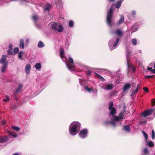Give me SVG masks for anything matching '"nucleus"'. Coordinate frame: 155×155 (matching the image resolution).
I'll return each mask as SVG.
<instances>
[{"label":"nucleus","mask_w":155,"mask_h":155,"mask_svg":"<svg viewBox=\"0 0 155 155\" xmlns=\"http://www.w3.org/2000/svg\"><path fill=\"white\" fill-rule=\"evenodd\" d=\"M114 5H112L110 10L107 12V24L110 26H111L113 24L112 18L113 12V8Z\"/></svg>","instance_id":"nucleus-3"},{"label":"nucleus","mask_w":155,"mask_h":155,"mask_svg":"<svg viewBox=\"0 0 155 155\" xmlns=\"http://www.w3.org/2000/svg\"><path fill=\"white\" fill-rule=\"evenodd\" d=\"M120 41V39L117 38L116 41L115 42H114L113 40H110L108 43L109 48L110 50L115 49Z\"/></svg>","instance_id":"nucleus-5"},{"label":"nucleus","mask_w":155,"mask_h":155,"mask_svg":"<svg viewBox=\"0 0 155 155\" xmlns=\"http://www.w3.org/2000/svg\"><path fill=\"white\" fill-rule=\"evenodd\" d=\"M22 86H23L21 84H19L18 85V88L17 89H16L15 92L16 93H18L20 91V89H21L22 88Z\"/></svg>","instance_id":"nucleus-29"},{"label":"nucleus","mask_w":155,"mask_h":155,"mask_svg":"<svg viewBox=\"0 0 155 155\" xmlns=\"http://www.w3.org/2000/svg\"><path fill=\"white\" fill-rule=\"evenodd\" d=\"M112 33L116 35L119 37H121L123 35V32L120 29H117L114 31H113Z\"/></svg>","instance_id":"nucleus-9"},{"label":"nucleus","mask_w":155,"mask_h":155,"mask_svg":"<svg viewBox=\"0 0 155 155\" xmlns=\"http://www.w3.org/2000/svg\"><path fill=\"white\" fill-rule=\"evenodd\" d=\"M88 132L87 129H83L79 132V136L82 138H85L87 136Z\"/></svg>","instance_id":"nucleus-7"},{"label":"nucleus","mask_w":155,"mask_h":155,"mask_svg":"<svg viewBox=\"0 0 155 155\" xmlns=\"http://www.w3.org/2000/svg\"><path fill=\"white\" fill-rule=\"evenodd\" d=\"M154 145V143L152 141L149 142L148 144V145L149 147H152Z\"/></svg>","instance_id":"nucleus-38"},{"label":"nucleus","mask_w":155,"mask_h":155,"mask_svg":"<svg viewBox=\"0 0 155 155\" xmlns=\"http://www.w3.org/2000/svg\"><path fill=\"white\" fill-rule=\"evenodd\" d=\"M143 90L147 92L148 91V89L146 87H144L143 88Z\"/></svg>","instance_id":"nucleus-49"},{"label":"nucleus","mask_w":155,"mask_h":155,"mask_svg":"<svg viewBox=\"0 0 155 155\" xmlns=\"http://www.w3.org/2000/svg\"><path fill=\"white\" fill-rule=\"evenodd\" d=\"M147 69L148 70V71H151V70H152V68L151 67V68H147Z\"/></svg>","instance_id":"nucleus-55"},{"label":"nucleus","mask_w":155,"mask_h":155,"mask_svg":"<svg viewBox=\"0 0 155 155\" xmlns=\"http://www.w3.org/2000/svg\"><path fill=\"white\" fill-rule=\"evenodd\" d=\"M31 68V66L29 64H26L25 68V71L27 74H28L30 73V70Z\"/></svg>","instance_id":"nucleus-14"},{"label":"nucleus","mask_w":155,"mask_h":155,"mask_svg":"<svg viewBox=\"0 0 155 155\" xmlns=\"http://www.w3.org/2000/svg\"><path fill=\"white\" fill-rule=\"evenodd\" d=\"M32 18L34 21H36L38 19V17L36 15H34L32 16Z\"/></svg>","instance_id":"nucleus-44"},{"label":"nucleus","mask_w":155,"mask_h":155,"mask_svg":"<svg viewBox=\"0 0 155 155\" xmlns=\"http://www.w3.org/2000/svg\"><path fill=\"white\" fill-rule=\"evenodd\" d=\"M114 87L113 85L112 84H107L106 85V87L104 88L105 90H109L112 89Z\"/></svg>","instance_id":"nucleus-17"},{"label":"nucleus","mask_w":155,"mask_h":155,"mask_svg":"<svg viewBox=\"0 0 155 155\" xmlns=\"http://www.w3.org/2000/svg\"><path fill=\"white\" fill-rule=\"evenodd\" d=\"M121 3L122 1H118L115 3V6L117 8H119L120 7Z\"/></svg>","instance_id":"nucleus-20"},{"label":"nucleus","mask_w":155,"mask_h":155,"mask_svg":"<svg viewBox=\"0 0 155 155\" xmlns=\"http://www.w3.org/2000/svg\"><path fill=\"white\" fill-rule=\"evenodd\" d=\"M66 64L67 67L70 70H71L73 68L75 67V65L74 63H68Z\"/></svg>","instance_id":"nucleus-19"},{"label":"nucleus","mask_w":155,"mask_h":155,"mask_svg":"<svg viewBox=\"0 0 155 155\" xmlns=\"http://www.w3.org/2000/svg\"><path fill=\"white\" fill-rule=\"evenodd\" d=\"M69 61L70 63H74L73 59L71 57L69 58Z\"/></svg>","instance_id":"nucleus-46"},{"label":"nucleus","mask_w":155,"mask_h":155,"mask_svg":"<svg viewBox=\"0 0 155 155\" xmlns=\"http://www.w3.org/2000/svg\"><path fill=\"white\" fill-rule=\"evenodd\" d=\"M82 82V81H81V82L80 83V84H83V82Z\"/></svg>","instance_id":"nucleus-60"},{"label":"nucleus","mask_w":155,"mask_h":155,"mask_svg":"<svg viewBox=\"0 0 155 155\" xmlns=\"http://www.w3.org/2000/svg\"><path fill=\"white\" fill-rule=\"evenodd\" d=\"M7 57L6 55H3L1 58L0 59V63L3 64L6 62H8V61H6Z\"/></svg>","instance_id":"nucleus-11"},{"label":"nucleus","mask_w":155,"mask_h":155,"mask_svg":"<svg viewBox=\"0 0 155 155\" xmlns=\"http://www.w3.org/2000/svg\"><path fill=\"white\" fill-rule=\"evenodd\" d=\"M23 52L22 51H21L18 54V58L19 59H22V54H23Z\"/></svg>","instance_id":"nucleus-39"},{"label":"nucleus","mask_w":155,"mask_h":155,"mask_svg":"<svg viewBox=\"0 0 155 155\" xmlns=\"http://www.w3.org/2000/svg\"><path fill=\"white\" fill-rule=\"evenodd\" d=\"M19 47L20 48L24 49V41L21 39L20 40Z\"/></svg>","instance_id":"nucleus-21"},{"label":"nucleus","mask_w":155,"mask_h":155,"mask_svg":"<svg viewBox=\"0 0 155 155\" xmlns=\"http://www.w3.org/2000/svg\"><path fill=\"white\" fill-rule=\"evenodd\" d=\"M24 2H26V1L25 0H21V1H20V3L22 4Z\"/></svg>","instance_id":"nucleus-54"},{"label":"nucleus","mask_w":155,"mask_h":155,"mask_svg":"<svg viewBox=\"0 0 155 155\" xmlns=\"http://www.w3.org/2000/svg\"><path fill=\"white\" fill-rule=\"evenodd\" d=\"M92 73V71H87L86 74L87 76H89L91 75Z\"/></svg>","instance_id":"nucleus-45"},{"label":"nucleus","mask_w":155,"mask_h":155,"mask_svg":"<svg viewBox=\"0 0 155 155\" xmlns=\"http://www.w3.org/2000/svg\"><path fill=\"white\" fill-rule=\"evenodd\" d=\"M136 12L135 11H133L129 15V18L130 20L134 19L135 17Z\"/></svg>","instance_id":"nucleus-12"},{"label":"nucleus","mask_w":155,"mask_h":155,"mask_svg":"<svg viewBox=\"0 0 155 155\" xmlns=\"http://www.w3.org/2000/svg\"><path fill=\"white\" fill-rule=\"evenodd\" d=\"M84 89L86 91H87L88 92H91V91L93 90L92 88H89L86 86H85Z\"/></svg>","instance_id":"nucleus-30"},{"label":"nucleus","mask_w":155,"mask_h":155,"mask_svg":"<svg viewBox=\"0 0 155 155\" xmlns=\"http://www.w3.org/2000/svg\"><path fill=\"white\" fill-rule=\"evenodd\" d=\"M127 64L128 66V71L134 72L135 71V68L130 62V60L127 59Z\"/></svg>","instance_id":"nucleus-6"},{"label":"nucleus","mask_w":155,"mask_h":155,"mask_svg":"<svg viewBox=\"0 0 155 155\" xmlns=\"http://www.w3.org/2000/svg\"><path fill=\"white\" fill-rule=\"evenodd\" d=\"M12 128L13 130L17 131H18L20 129V128L19 127L17 126H13L12 127Z\"/></svg>","instance_id":"nucleus-32"},{"label":"nucleus","mask_w":155,"mask_h":155,"mask_svg":"<svg viewBox=\"0 0 155 155\" xmlns=\"http://www.w3.org/2000/svg\"><path fill=\"white\" fill-rule=\"evenodd\" d=\"M97 78H98L101 81L104 82L105 81V79L99 74H97Z\"/></svg>","instance_id":"nucleus-27"},{"label":"nucleus","mask_w":155,"mask_h":155,"mask_svg":"<svg viewBox=\"0 0 155 155\" xmlns=\"http://www.w3.org/2000/svg\"><path fill=\"white\" fill-rule=\"evenodd\" d=\"M142 123H143V124H145L147 122H146V121H143Z\"/></svg>","instance_id":"nucleus-59"},{"label":"nucleus","mask_w":155,"mask_h":155,"mask_svg":"<svg viewBox=\"0 0 155 155\" xmlns=\"http://www.w3.org/2000/svg\"><path fill=\"white\" fill-rule=\"evenodd\" d=\"M124 20V17L123 15H121L120 16V19L118 21V24L119 25L121 24L123 22Z\"/></svg>","instance_id":"nucleus-23"},{"label":"nucleus","mask_w":155,"mask_h":155,"mask_svg":"<svg viewBox=\"0 0 155 155\" xmlns=\"http://www.w3.org/2000/svg\"><path fill=\"white\" fill-rule=\"evenodd\" d=\"M74 23L72 21H70L69 22V26L70 27L74 26Z\"/></svg>","instance_id":"nucleus-37"},{"label":"nucleus","mask_w":155,"mask_h":155,"mask_svg":"<svg viewBox=\"0 0 155 155\" xmlns=\"http://www.w3.org/2000/svg\"><path fill=\"white\" fill-rule=\"evenodd\" d=\"M142 133L145 138L146 141L147 142V140L148 137L147 134L144 131H142Z\"/></svg>","instance_id":"nucleus-33"},{"label":"nucleus","mask_w":155,"mask_h":155,"mask_svg":"<svg viewBox=\"0 0 155 155\" xmlns=\"http://www.w3.org/2000/svg\"><path fill=\"white\" fill-rule=\"evenodd\" d=\"M51 5L50 3H48L46 5L45 7V9L46 11H49L50 10L51 8Z\"/></svg>","instance_id":"nucleus-24"},{"label":"nucleus","mask_w":155,"mask_h":155,"mask_svg":"<svg viewBox=\"0 0 155 155\" xmlns=\"http://www.w3.org/2000/svg\"><path fill=\"white\" fill-rule=\"evenodd\" d=\"M12 155H19L18 153H15L12 154Z\"/></svg>","instance_id":"nucleus-56"},{"label":"nucleus","mask_w":155,"mask_h":155,"mask_svg":"<svg viewBox=\"0 0 155 155\" xmlns=\"http://www.w3.org/2000/svg\"><path fill=\"white\" fill-rule=\"evenodd\" d=\"M154 109H150L143 112L141 116L143 117H146L153 113L154 111Z\"/></svg>","instance_id":"nucleus-8"},{"label":"nucleus","mask_w":155,"mask_h":155,"mask_svg":"<svg viewBox=\"0 0 155 155\" xmlns=\"http://www.w3.org/2000/svg\"><path fill=\"white\" fill-rule=\"evenodd\" d=\"M138 89H139V85L138 84H137V87L135 89V90L134 91L132 92V94H134L135 93H136L138 91Z\"/></svg>","instance_id":"nucleus-36"},{"label":"nucleus","mask_w":155,"mask_h":155,"mask_svg":"<svg viewBox=\"0 0 155 155\" xmlns=\"http://www.w3.org/2000/svg\"><path fill=\"white\" fill-rule=\"evenodd\" d=\"M123 130L127 132H129L130 131V127L128 125H125L123 129Z\"/></svg>","instance_id":"nucleus-22"},{"label":"nucleus","mask_w":155,"mask_h":155,"mask_svg":"<svg viewBox=\"0 0 155 155\" xmlns=\"http://www.w3.org/2000/svg\"><path fill=\"white\" fill-rule=\"evenodd\" d=\"M8 55H12V49H8L7 51Z\"/></svg>","instance_id":"nucleus-41"},{"label":"nucleus","mask_w":155,"mask_h":155,"mask_svg":"<svg viewBox=\"0 0 155 155\" xmlns=\"http://www.w3.org/2000/svg\"><path fill=\"white\" fill-rule=\"evenodd\" d=\"M151 71L152 73L155 74V69L152 70Z\"/></svg>","instance_id":"nucleus-53"},{"label":"nucleus","mask_w":155,"mask_h":155,"mask_svg":"<svg viewBox=\"0 0 155 155\" xmlns=\"http://www.w3.org/2000/svg\"><path fill=\"white\" fill-rule=\"evenodd\" d=\"M130 54V51L129 50H127L126 51V59L127 61V59L130 60L129 58V56Z\"/></svg>","instance_id":"nucleus-31"},{"label":"nucleus","mask_w":155,"mask_h":155,"mask_svg":"<svg viewBox=\"0 0 155 155\" xmlns=\"http://www.w3.org/2000/svg\"><path fill=\"white\" fill-rule=\"evenodd\" d=\"M80 123L78 122H73L69 127V130L70 134L72 135H74L76 134L75 132L77 129L80 128Z\"/></svg>","instance_id":"nucleus-2"},{"label":"nucleus","mask_w":155,"mask_h":155,"mask_svg":"<svg viewBox=\"0 0 155 155\" xmlns=\"http://www.w3.org/2000/svg\"><path fill=\"white\" fill-rule=\"evenodd\" d=\"M116 75L117 76L118 78V80L119 81H121L124 79V77L122 74H120V71H118L116 73Z\"/></svg>","instance_id":"nucleus-15"},{"label":"nucleus","mask_w":155,"mask_h":155,"mask_svg":"<svg viewBox=\"0 0 155 155\" xmlns=\"http://www.w3.org/2000/svg\"><path fill=\"white\" fill-rule=\"evenodd\" d=\"M153 76H153V75H147V76H146V77L148 78H152V77H153Z\"/></svg>","instance_id":"nucleus-52"},{"label":"nucleus","mask_w":155,"mask_h":155,"mask_svg":"<svg viewBox=\"0 0 155 155\" xmlns=\"http://www.w3.org/2000/svg\"><path fill=\"white\" fill-rule=\"evenodd\" d=\"M19 51V49L18 47H15L13 50L14 54H15L17 53Z\"/></svg>","instance_id":"nucleus-35"},{"label":"nucleus","mask_w":155,"mask_h":155,"mask_svg":"<svg viewBox=\"0 0 155 155\" xmlns=\"http://www.w3.org/2000/svg\"><path fill=\"white\" fill-rule=\"evenodd\" d=\"M113 102L111 101L110 102L109 106V109L110 111L109 116L110 117L111 116H113L111 118V121L109 122L106 121L105 122V123L106 124H110L114 127L117 125L116 121L121 122L124 119L123 114L125 113V107L124 106V110L120 112L119 114L118 117L115 116V115L116 113V110L115 107H113Z\"/></svg>","instance_id":"nucleus-1"},{"label":"nucleus","mask_w":155,"mask_h":155,"mask_svg":"<svg viewBox=\"0 0 155 155\" xmlns=\"http://www.w3.org/2000/svg\"><path fill=\"white\" fill-rule=\"evenodd\" d=\"M45 46V45L42 41H40L39 42L38 44V47L39 48H42Z\"/></svg>","instance_id":"nucleus-26"},{"label":"nucleus","mask_w":155,"mask_h":155,"mask_svg":"<svg viewBox=\"0 0 155 155\" xmlns=\"http://www.w3.org/2000/svg\"><path fill=\"white\" fill-rule=\"evenodd\" d=\"M35 68L37 70H39L41 68V64L39 63H37L35 66Z\"/></svg>","instance_id":"nucleus-28"},{"label":"nucleus","mask_w":155,"mask_h":155,"mask_svg":"<svg viewBox=\"0 0 155 155\" xmlns=\"http://www.w3.org/2000/svg\"><path fill=\"white\" fill-rule=\"evenodd\" d=\"M155 132L153 130H152V138L153 140L155 139Z\"/></svg>","instance_id":"nucleus-42"},{"label":"nucleus","mask_w":155,"mask_h":155,"mask_svg":"<svg viewBox=\"0 0 155 155\" xmlns=\"http://www.w3.org/2000/svg\"><path fill=\"white\" fill-rule=\"evenodd\" d=\"M9 49H12V50L13 46L12 44H10L9 45Z\"/></svg>","instance_id":"nucleus-51"},{"label":"nucleus","mask_w":155,"mask_h":155,"mask_svg":"<svg viewBox=\"0 0 155 155\" xmlns=\"http://www.w3.org/2000/svg\"><path fill=\"white\" fill-rule=\"evenodd\" d=\"M110 2H114L115 1V0H108Z\"/></svg>","instance_id":"nucleus-57"},{"label":"nucleus","mask_w":155,"mask_h":155,"mask_svg":"<svg viewBox=\"0 0 155 155\" xmlns=\"http://www.w3.org/2000/svg\"><path fill=\"white\" fill-rule=\"evenodd\" d=\"M132 43L133 45H136L137 44V40L135 38H134L132 39Z\"/></svg>","instance_id":"nucleus-34"},{"label":"nucleus","mask_w":155,"mask_h":155,"mask_svg":"<svg viewBox=\"0 0 155 155\" xmlns=\"http://www.w3.org/2000/svg\"><path fill=\"white\" fill-rule=\"evenodd\" d=\"M154 68H155V63H154Z\"/></svg>","instance_id":"nucleus-61"},{"label":"nucleus","mask_w":155,"mask_h":155,"mask_svg":"<svg viewBox=\"0 0 155 155\" xmlns=\"http://www.w3.org/2000/svg\"><path fill=\"white\" fill-rule=\"evenodd\" d=\"M6 97L7 98L6 99H4L3 100L5 102L7 101H9L10 100V99L9 98V97L7 95L6 96Z\"/></svg>","instance_id":"nucleus-48"},{"label":"nucleus","mask_w":155,"mask_h":155,"mask_svg":"<svg viewBox=\"0 0 155 155\" xmlns=\"http://www.w3.org/2000/svg\"><path fill=\"white\" fill-rule=\"evenodd\" d=\"M8 133L15 138L17 137V135L16 134H12V132H8Z\"/></svg>","instance_id":"nucleus-40"},{"label":"nucleus","mask_w":155,"mask_h":155,"mask_svg":"<svg viewBox=\"0 0 155 155\" xmlns=\"http://www.w3.org/2000/svg\"><path fill=\"white\" fill-rule=\"evenodd\" d=\"M51 29L57 31L58 32H62L63 28L61 25H60L59 23L56 22L52 23L51 25Z\"/></svg>","instance_id":"nucleus-4"},{"label":"nucleus","mask_w":155,"mask_h":155,"mask_svg":"<svg viewBox=\"0 0 155 155\" xmlns=\"http://www.w3.org/2000/svg\"><path fill=\"white\" fill-rule=\"evenodd\" d=\"M152 103L153 106H154L155 105V99H153L152 100Z\"/></svg>","instance_id":"nucleus-50"},{"label":"nucleus","mask_w":155,"mask_h":155,"mask_svg":"<svg viewBox=\"0 0 155 155\" xmlns=\"http://www.w3.org/2000/svg\"><path fill=\"white\" fill-rule=\"evenodd\" d=\"M94 73L96 74H97V73Z\"/></svg>","instance_id":"nucleus-62"},{"label":"nucleus","mask_w":155,"mask_h":155,"mask_svg":"<svg viewBox=\"0 0 155 155\" xmlns=\"http://www.w3.org/2000/svg\"><path fill=\"white\" fill-rule=\"evenodd\" d=\"M132 29L134 31H137L138 30V27L136 23L135 24L132 26Z\"/></svg>","instance_id":"nucleus-25"},{"label":"nucleus","mask_w":155,"mask_h":155,"mask_svg":"<svg viewBox=\"0 0 155 155\" xmlns=\"http://www.w3.org/2000/svg\"><path fill=\"white\" fill-rule=\"evenodd\" d=\"M131 86L129 84H127L125 85L123 88V91L126 92L127 90H128L131 87Z\"/></svg>","instance_id":"nucleus-16"},{"label":"nucleus","mask_w":155,"mask_h":155,"mask_svg":"<svg viewBox=\"0 0 155 155\" xmlns=\"http://www.w3.org/2000/svg\"><path fill=\"white\" fill-rule=\"evenodd\" d=\"M8 63V62H6L3 64V67H2L1 69V71L2 72H4L5 71L7 68Z\"/></svg>","instance_id":"nucleus-18"},{"label":"nucleus","mask_w":155,"mask_h":155,"mask_svg":"<svg viewBox=\"0 0 155 155\" xmlns=\"http://www.w3.org/2000/svg\"><path fill=\"white\" fill-rule=\"evenodd\" d=\"M60 55L61 58L63 59L64 58V49L62 47H60Z\"/></svg>","instance_id":"nucleus-13"},{"label":"nucleus","mask_w":155,"mask_h":155,"mask_svg":"<svg viewBox=\"0 0 155 155\" xmlns=\"http://www.w3.org/2000/svg\"><path fill=\"white\" fill-rule=\"evenodd\" d=\"M1 124L2 126L5 125L6 123L5 120H2L1 121Z\"/></svg>","instance_id":"nucleus-47"},{"label":"nucleus","mask_w":155,"mask_h":155,"mask_svg":"<svg viewBox=\"0 0 155 155\" xmlns=\"http://www.w3.org/2000/svg\"><path fill=\"white\" fill-rule=\"evenodd\" d=\"M8 139V137L5 136H0V143H1L6 142Z\"/></svg>","instance_id":"nucleus-10"},{"label":"nucleus","mask_w":155,"mask_h":155,"mask_svg":"<svg viewBox=\"0 0 155 155\" xmlns=\"http://www.w3.org/2000/svg\"><path fill=\"white\" fill-rule=\"evenodd\" d=\"M143 152L145 154L148 153L149 152V151H148V148L146 147L143 150Z\"/></svg>","instance_id":"nucleus-43"},{"label":"nucleus","mask_w":155,"mask_h":155,"mask_svg":"<svg viewBox=\"0 0 155 155\" xmlns=\"http://www.w3.org/2000/svg\"><path fill=\"white\" fill-rule=\"evenodd\" d=\"M97 72H98V71H99L100 70H103V69L97 68Z\"/></svg>","instance_id":"nucleus-58"}]
</instances>
